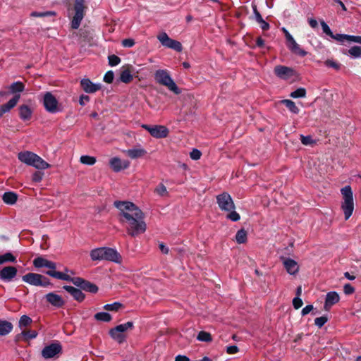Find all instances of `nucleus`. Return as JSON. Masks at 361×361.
I'll use <instances>...</instances> for the list:
<instances>
[{"mask_svg":"<svg viewBox=\"0 0 361 361\" xmlns=\"http://www.w3.org/2000/svg\"><path fill=\"white\" fill-rule=\"evenodd\" d=\"M114 205L119 210L120 221L124 225L128 235L135 238L146 231L145 214L137 205L128 201H115Z\"/></svg>","mask_w":361,"mask_h":361,"instance_id":"1","label":"nucleus"},{"mask_svg":"<svg viewBox=\"0 0 361 361\" xmlns=\"http://www.w3.org/2000/svg\"><path fill=\"white\" fill-rule=\"evenodd\" d=\"M216 202L221 211L227 212L228 219L232 221H238L240 219V214L235 211V206L231 196L228 192H223L216 196Z\"/></svg>","mask_w":361,"mask_h":361,"instance_id":"2","label":"nucleus"},{"mask_svg":"<svg viewBox=\"0 0 361 361\" xmlns=\"http://www.w3.org/2000/svg\"><path fill=\"white\" fill-rule=\"evenodd\" d=\"M90 255L92 261L106 260L119 263L121 259V256L116 250L106 247L93 249Z\"/></svg>","mask_w":361,"mask_h":361,"instance_id":"3","label":"nucleus"},{"mask_svg":"<svg viewBox=\"0 0 361 361\" xmlns=\"http://www.w3.org/2000/svg\"><path fill=\"white\" fill-rule=\"evenodd\" d=\"M341 192L343 197L341 209L344 213L345 219L348 220L354 210V200L351 187L349 185L345 186L341 188Z\"/></svg>","mask_w":361,"mask_h":361,"instance_id":"4","label":"nucleus"},{"mask_svg":"<svg viewBox=\"0 0 361 361\" xmlns=\"http://www.w3.org/2000/svg\"><path fill=\"white\" fill-rule=\"evenodd\" d=\"M133 328V322H128L125 324H119L114 328L109 330V335L119 344L123 343L126 340V332L128 330H131Z\"/></svg>","mask_w":361,"mask_h":361,"instance_id":"5","label":"nucleus"},{"mask_svg":"<svg viewBox=\"0 0 361 361\" xmlns=\"http://www.w3.org/2000/svg\"><path fill=\"white\" fill-rule=\"evenodd\" d=\"M73 9L75 14L72 18L71 27L73 30H77L85 15L87 6L85 5V0H75Z\"/></svg>","mask_w":361,"mask_h":361,"instance_id":"6","label":"nucleus"},{"mask_svg":"<svg viewBox=\"0 0 361 361\" xmlns=\"http://www.w3.org/2000/svg\"><path fill=\"white\" fill-rule=\"evenodd\" d=\"M154 80L159 85L167 87L169 90H178L176 84L167 70L159 69L156 71Z\"/></svg>","mask_w":361,"mask_h":361,"instance_id":"7","label":"nucleus"},{"mask_svg":"<svg viewBox=\"0 0 361 361\" xmlns=\"http://www.w3.org/2000/svg\"><path fill=\"white\" fill-rule=\"evenodd\" d=\"M142 128L149 132L150 135L156 139H163L169 136V130L162 125H142Z\"/></svg>","mask_w":361,"mask_h":361,"instance_id":"8","label":"nucleus"},{"mask_svg":"<svg viewBox=\"0 0 361 361\" xmlns=\"http://www.w3.org/2000/svg\"><path fill=\"white\" fill-rule=\"evenodd\" d=\"M43 104L46 111L51 114H55L62 110L61 105L59 103L56 98L49 92H47L44 94Z\"/></svg>","mask_w":361,"mask_h":361,"instance_id":"9","label":"nucleus"},{"mask_svg":"<svg viewBox=\"0 0 361 361\" xmlns=\"http://www.w3.org/2000/svg\"><path fill=\"white\" fill-rule=\"evenodd\" d=\"M23 281L33 286H47L49 285V282L47 278L44 276L35 274V273H28L24 275L22 277Z\"/></svg>","mask_w":361,"mask_h":361,"instance_id":"10","label":"nucleus"},{"mask_svg":"<svg viewBox=\"0 0 361 361\" xmlns=\"http://www.w3.org/2000/svg\"><path fill=\"white\" fill-rule=\"evenodd\" d=\"M157 39L165 47L172 49L176 51H182L183 47L181 43L178 41L170 38L166 32L159 34L157 36Z\"/></svg>","mask_w":361,"mask_h":361,"instance_id":"11","label":"nucleus"},{"mask_svg":"<svg viewBox=\"0 0 361 361\" xmlns=\"http://www.w3.org/2000/svg\"><path fill=\"white\" fill-rule=\"evenodd\" d=\"M62 346L59 342L45 346L42 350V356L44 359H50L61 353Z\"/></svg>","mask_w":361,"mask_h":361,"instance_id":"12","label":"nucleus"},{"mask_svg":"<svg viewBox=\"0 0 361 361\" xmlns=\"http://www.w3.org/2000/svg\"><path fill=\"white\" fill-rule=\"evenodd\" d=\"M134 68L132 65L123 66L121 68L119 78L116 80V82H122L126 84L130 82L133 80V73Z\"/></svg>","mask_w":361,"mask_h":361,"instance_id":"13","label":"nucleus"},{"mask_svg":"<svg viewBox=\"0 0 361 361\" xmlns=\"http://www.w3.org/2000/svg\"><path fill=\"white\" fill-rule=\"evenodd\" d=\"M280 259L283 262L284 268L289 274L295 275L298 272L299 266L296 261L284 256H281Z\"/></svg>","mask_w":361,"mask_h":361,"instance_id":"14","label":"nucleus"},{"mask_svg":"<svg viewBox=\"0 0 361 361\" xmlns=\"http://www.w3.org/2000/svg\"><path fill=\"white\" fill-rule=\"evenodd\" d=\"M109 165L114 172H119L128 169L130 166V161L128 160H121L118 157H113L109 160Z\"/></svg>","mask_w":361,"mask_h":361,"instance_id":"15","label":"nucleus"},{"mask_svg":"<svg viewBox=\"0 0 361 361\" xmlns=\"http://www.w3.org/2000/svg\"><path fill=\"white\" fill-rule=\"evenodd\" d=\"M44 298L48 303L56 308L62 307L65 305L63 298L55 293H49Z\"/></svg>","mask_w":361,"mask_h":361,"instance_id":"16","label":"nucleus"},{"mask_svg":"<svg viewBox=\"0 0 361 361\" xmlns=\"http://www.w3.org/2000/svg\"><path fill=\"white\" fill-rule=\"evenodd\" d=\"M17 272V269L15 267H5L0 270V279L4 281H11L16 277Z\"/></svg>","mask_w":361,"mask_h":361,"instance_id":"17","label":"nucleus"},{"mask_svg":"<svg viewBox=\"0 0 361 361\" xmlns=\"http://www.w3.org/2000/svg\"><path fill=\"white\" fill-rule=\"evenodd\" d=\"M274 73L281 79H288L294 74V70L284 66H277L274 68Z\"/></svg>","mask_w":361,"mask_h":361,"instance_id":"18","label":"nucleus"},{"mask_svg":"<svg viewBox=\"0 0 361 361\" xmlns=\"http://www.w3.org/2000/svg\"><path fill=\"white\" fill-rule=\"evenodd\" d=\"M339 295L335 291L329 292L326 295L324 309L329 310L330 308L339 301Z\"/></svg>","mask_w":361,"mask_h":361,"instance_id":"19","label":"nucleus"},{"mask_svg":"<svg viewBox=\"0 0 361 361\" xmlns=\"http://www.w3.org/2000/svg\"><path fill=\"white\" fill-rule=\"evenodd\" d=\"M20 94H16L6 104H3L0 107V118L3 116L4 114L9 111L17 104L20 99Z\"/></svg>","mask_w":361,"mask_h":361,"instance_id":"20","label":"nucleus"},{"mask_svg":"<svg viewBox=\"0 0 361 361\" xmlns=\"http://www.w3.org/2000/svg\"><path fill=\"white\" fill-rule=\"evenodd\" d=\"M37 154L32 152L25 151L19 152L18 154V158L21 162L25 163L27 165L31 166Z\"/></svg>","mask_w":361,"mask_h":361,"instance_id":"21","label":"nucleus"},{"mask_svg":"<svg viewBox=\"0 0 361 361\" xmlns=\"http://www.w3.org/2000/svg\"><path fill=\"white\" fill-rule=\"evenodd\" d=\"M125 153L130 158L135 159L144 157L147 154V151L144 148L139 146L129 149L125 151Z\"/></svg>","mask_w":361,"mask_h":361,"instance_id":"22","label":"nucleus"},{"mask_svg":"<svg viewBox=\"0 0 361 361\" xmlns=\"http://www.w3.org/2000/svg\"><path fill=\"white\" fill-rule=\"evenodd\" d=\"M63 288L78 302H82L85 299V295L80 289L71 286H64Z\"/></svg>","mask_w":361,"mask_h":361,"instance_id":"23","label":"nucleus"},{"mask_svg":"<svg viewBox=\"0 0 361 361\" xmlns=\"http://www.w3.org/2000/svg\"><path fill=\"white\" fill-rule=\"evenodd\" d=\"M80 87L82 90H100L102 85L101 83H93L90 79H82L80 81Z\"/></svg>","mask_w":361,"mask_h":361,"instance_id":"24","label":"nucleus"},{"mask_svg":"<svg viewBox=\"0 0 361 361\" xmlns=\"http://www.w3.org/2000/svg\"><path fill=\"white\" fill-rule=\"evenodd\" d=\"M32 111L27 105H22L19 108V116L23 121H28L32 117Z\"/></svg>","mask_w":361,"mask_h":361,"instance_id":"25","label":"nucleus"},{"mask_svg":"<svg viewBox=\"0 0 361 361\" xmlns=\"http://www.w3.org/2000/svg\"><path fill=\"white\" fill-rule=\"evenodd\" d=\"M31 166L37 169H46L51 166L49 163L45 161L42 158H41L37 154L35 159L33 160Z\"/></svg>","mask_w":361,"mask_h":361,"instance_id":"26","label":"nucleus"},{"mask_svg":"<svg viewBox=\"0 0 361 361\" xmlns=\"http://www.w3.org/2000/svg\"><path fill=\"white\" fill-rule=\"evenodd\" d=\"M13 324L6 320H0V336L8 334L13 329Z\"/></svg>","mask_w":361,"mask_h":361,"instance_id":"27","label":"nucleus"},{"mask_svg":"<svg viewBox=\"0 0 361 361\" xmlns=\"http://www.w3.org/2000/svg\"><path fill=\"white\" fill-rule=\"evenodd\" d=\"M2 200L7 204H13L18 200V195L13 192H6L2 196Z\"/></svg>","mask_w":361,"mask_h":361,"instance_id":"28","label":"nucleus"},{"mask_svg":"<svg viewBox=\"0 0 361 361\" xmlns=\"http://www.w3.org/2000/svg\"><path fill=\"white\" fill-rule=\"evenodd\" d=\"M47 274L60 280L67 281L71 279V276L63 272L56 271L54 270H49L47 271Z\"/></svg>","mask_w":361,"mask_h":361,"instance_id":"29","label":"nucleus"},{"mask_svg":"<svg viewBox=\"0 0 361 361\" xmlns=\"http://www.w3.org/2000/svg\"><path fill=\"white\" fill-rule=\"evenodd\" d=\"M280 103L283 104L292 113L295 114L299 113V109L293 101L289 99H283L280 101Z\"/></svg>","mask_w":361,"mask_h":361,"instance_id":"30","label":"nucleus"},{"mask_svg":"<svg viewBox=\"0 0 361 361\" xmlns=\"http://www.w3.org/2000/svg\"><path fill=\"white\" fill-rule=\"evenodd\" d=\"M81 289L92 293H95L98 291V287L95 284L85 280L81 287Z\"/></svg>","mask_w":361,"mask_h":361,"instance_id":"31","label":"nucleus"},{"mask_svg":"<svg viewBox=\"0 0 361 361\" xmlns=\"http://www.w3.org/2000/svg\"><path fill=\"white\" fill-rule=\"evenodd\" d=\"M235 240L238 243H245L247 240V232L245 229L239 230L235 235Z\"/></svg>","mask_w":361,"mask_h":361,"instance_id":"32","label":"nucleus"},{"mask_svg":"<svg viewBox=\"0 0 361 361\" xmlns=\"http://www.w3.org/2000/svg\"><path fill=\"white\" fill-rule=\"evenodd\" d=\"M80 161L83 164L92 166L96 163V158L88 155H82L80 158Z\"/></svg>","mask_w":361,"mask_h":361,"instance_id":"33","label":"nucleus"},{"mask_svg":"<svg viewBox=\"0 0 361 361\" xmlns=\"http://www.w3.org/2000/svg\"><path fill=\"white\" fill-rule=\"evenodd\" d=\"M95 319L98 321H102V322H110L111 320V316L110 314L107 312H98L94 315Z\"/></svg>","mask_w":361,"mask_h":361,"instance_id":"34","label":"nucleus"},{"mask_svg":"<svg viewBox=\"0 0 361 361\" xmlns=\"http://www.w3.org/2000/svg\"><path fill=\"white\" fill-rule=\"evenodd\" d=\"M16 260V257L11 252L0 255V264L8 262H14Z\"/></svg>","mask_w":361,"mask_h":361,"instance_id":"35","label":"nucleus"},{"mask_svg":"<svg viewBox=\"0 0 361 361\" xmlns=\"http://www.w3.org/2000/svg\"><path fill=\"white\" fill-rule=\"evenodd\" d=\"M32 322V321L30 317L27 315H23L19 320L18 326L21 329H23V328L31 324Z\"/></svg>","mask_w":361,"mask_h":361,"instance_id":"36","label":"nucleus"},{"mask_svg":"<svg viewBox=\"0 0 361 361\" xmlns=\"http://www.w3.org/2000/svg\"><path fill=\"white\" fill-rule=\"evenodd\" d=\"M90 35H91V31L88 29H86L85 27L81 28L79 30V36L84 41H89L90 39L91 38Z\"/></svg>","mask_w":361,"mask_h":361,"instance_id":"37","label":"nucleus"},{"mask_svg":"<svg viewBox=\"0 0 361 361\" xmlns=\"http://www.w3.org/2000/svg\"><path fill=\"white\" fill-rule=\"evenodd\" d=\"M197 339L200 341L209 342L212 340L209 333L202 331L198 334Z\"/></svg>","mask_w":361,"mask_h":361,"instance_id":"38","label":"nucleus"},{"mask_svg":"<svg viewBox=\"0 0 361 361\" xmlns=\"http://www.w3.org/2000/svg\"><path fill=\"white\" fill-rule=\"evenodd\" d=\"M47 261V259L42 257H38L33 260V264L37 268L45 267Z\"/></svg>","mask_w":361,"mask_h":361,"instance_id":"39","label":"nucleus"},{"mask_svg":"<svg viewBox=\"0 0 361 361\" xmlns=\"http://www.w3.org/2000/svg\"><path fill=\"white\" fill-rule=\"evenodd\" d=\"M21 335L25 337L26 341L32 339L37 337V332L35 330L23 331Z\"/></svg>","mask_w":361,"mask_h":361,"instance_id":"40","label":"nucleus"},{"mask_svg":"<svg viewBox=\"0 0 361 361\" xmlns=\"http://www.w3.org/2000/svg\"><path fill=\"white\" fill-rule=\"evenodd\" d=\"M25 85L20 81L13 82L8 87V90H24Z\"/></svg>","mask_w":361,"mask_h":361,"instance_id":"41","label":"nucleus"},{"mask_svg":"<svg viewBox=\"0 0 361 361\" xmlns=\"http://www.w3.org/2000/svg\"><path fill=\"white\" fill-rule=\"evenodd\" d=\"M154 192L161 197L168 195L166 188L162 183L158 185V186L155 188Z\"/></svg>","mask_w":361,"mask_h":361,"instance_id":"42","label":"nucleus"},{"mask_svg":"<svg viewBox=\"0 0 361 361\" xmlns=\"http://www.w3.org/2000/svg\"><path fill=\"white\" fill-rule=\"evenodd\" d=\"M348 53L355 58L361 57V47L353 46L348 50Z\"/></svg>","mask_w":361,"mask_h":361,"instance_id":"43","label":"nucleus"},{"mask_svg":"<svg viewBox=\"0 0 361 361\" xmlns=\"http://www.w3.org/2000/svg\"><path fill=\"white\" fill-rule=\"evenodd\" d=\"M109 65L111 66H116L121 63V59L115 54L109 55L108 56Z\"/></svg>","mask_w":361,"mask_h":361,"instance_id":"44","label":"nucleus"},{"mask_svg":"<svg viewBox=\"0 0 361 361\" xmlns=\"http://www.w3.org/2000/svg\"><path fill=\"white\" fill-rule=\"evenodd\" d=\"M122 307V304L116 302L112 304H106L104 306V309L108 311H117Z\"/></svg>","mask_w":361,"mask_h":361,"instance_id":"45","label":"nucleus"},{"mask_svg":"<svg viewBox=\"0 0 361 361\" xmlns=\"http://www.w3.org/2000/svg\"><path fill=\"white\" fill-rule=\"evenodd\" d=\"M300 141L304 145H312L315 143V141L313 140L312 136L310 135L305 136L301 135Z\"/></svg>","mask_w":361,"mask_h":361,"instance_id":"46","label":"nucleus"},{"mask_svg":"<svg viewBox=\"0 0 361 361\" xmlns=\"http://www.w3.org/2000/svg\"><path fill=\"white\" fill-rule=\"evenodd\" d=\"M290 51L300 56H305L307 54V52L302 49L298 44L295 47H293Z\"/></svg>","mask_w":361,"mask_h":361,"instance_id":"47","label":"nucleus"},{"mask_svg":"<svg viewBox=\"0 0 361 361\" xmlns=\"http://www.w3.org/2000/svg\"><path fill=\"white\" fill-rule=\"evenodd\" d=\"M332 39H336L338 42H343L345 40L348 41L349 35L345 34H336L332 33Z\"/></svg>","mask_w":361,"mask_h":361,"instance_id":"48","label":"nucleus"},{"mask_svg":"<svg viewBox=\"0 0 361 361\" xmlns=\"http://www.w3.org/2000/svg\"><path fill=\"white\" fill-rule=\"evenodd\" d=\"M54 15H55V13L54 11H46V12L33 11L31 13V16H33V17H47V16H52Z\"/></svg>","mask_w":361,"mask_h":361,"instance_id":"49","label":"nucleus"},{"mask_svg":"<svg viewBox=\"0 0 361 361\" xmlns=\"http://www.w3.org/2000/svg\"><path fill=\"white\" fill-rule=\"evenodd\" d=\"M328 321V318L326 317L322 316L320 317H317L314 319V324L318 327H322Z\"/></svg>","mask_w":361,"mask_h":361,"instance_id":"50","label":"nucleus"},{"mask_svg":"<svg viewBox=\"0 0 361 361\" xmlns=\"http://www.w3.org/2000/svg\"><path fill=\"white\" fill-rule=\"evenodd\" d=\"M114 79V73L112 71H107L104 76V81L106 83H112Z\"/></svg>","mask_w":361,"mask_h":361,"instance_id":"51","label":"nucleus"},{"mask_svg":"<svg viewBox=\"0 0 361 361\" xmlns=\"http://www.w3.org/2000/svg\"><path fill=\"white\" fill-rule=\"evenodd\" d=\"M252 7L253 9V13L255 15V20L259 23V22H262L263 20L260 13L257 10V5L255 4H252Z\"/></svg>","mask_w":361,"mask_h":361,"instance_id":"52","label":"nucleus"},{"mask_svg":"<svg viewBox=\"0 0 361 361\" xmlns=\"http://www.w3.org/2000/svg\"><path fill=\"white\" fill-rule=\"evenodd\" d=\"M68 281H71L74 285L81 288L85 280L80 277L72 278L71 276V279L68 280Z\"/></svg>","mask_w":361,"mask_h":361,"instance_id":"53","label":"nucleus"},{"mask_svg":"<svg viewBox=\"0 0 361 361\" xmlns=\"http://www.w3.org/2000/svg\"><path fill=\"white\" fill-rule=\"evenodd\" d=\"M202 153L200 150L197 149H193L192 152L190 153V157L193 160H198L200 159Z\"/></svg>","mask_w":361,"mask_h":361,"instance_id":"54","label":"nucleus"},{"mask_svg":"<svg viewBox=\"0 0 361 361\" xmlns=\"http://www.w3.org/2000/svg\"><path fill=\"white\" fill-rule=\"evenodd\" d=\"M121 44L123 47H132L135 45V42L133 39L127 38L122 40Z\"/></svg>","mask_w":361,"mask_h":361,"instance_id":"55","label":"nucleus"},{"mask_svg":"<svg viewBox=\"0 0 361 361\" xmlns=\"http://www.w3.org/2000/svg\"><path fill=\"white\" fill-rule=\"evenodd\" d=\"M321 25H322V30L323 32L327 35L329 37H332V31L331 30L330 27H329V25L324 22V21H322L321 22Z\"/></svg>","mask_w":361,"mask_h":361,"instance_id":"56","label":"nucleus"},{"mask_svg":"<svg viewBox=\"0 0 361 361\" xmlns=\"http://www.w3.org/2000/svg\"><path fill=\"white\" fill-rule=\"evenodd\" d=\"M44 173L40 171H36L32 175V181L39 183L42 180Z\"/></svg>","mask_w":361,"mask_h":361,"instance_id":"57","label":"nucleus"},{"mask_svg":"<svg viewBox=\"0 0 361 361\" xmlns=\"http://www.w3.org/2000/svg\"><path fill=\"white\" fill-rule=\"evenodd\" d=\"M303 302L302 300L299 297H295L293 300V305L295 309L298 310L302 307Z\"/></svg>","mask_w":361,"mask_h":361,"instance_id":"58","label":"nucleus"},{"mask_svg":"<svg viewBox=\"0 0 361 361\" xmlns=\"http://www.w3.org/2000/svg\"><path fill=\"white\" fill-rule=\"evenodd\" d=\"M343 291L345 294L350 295L355 292V288L350 283H347L343 287Z\"/></svg>","mask_w":361,"mask_h":361,"instance_id":"59","label":"nucleus"},{"mask_svg":"<svg viewBox=\"0 0 361 361\" xmlns=\"http://www.w3.org/2000/svg\"><path fill=\"white\" fill-rule=\"evenodd\" d=\"M90 101V97L87 95L82 94L79 99V103L81 106H85Z\"/></svg>","mask_w":361,"mask_h":361,"instance_id":"60","label":"nucleus"},{"mask_svg":"<svg viewBox=\"0 0 361 361\" xmlns=\"http://www.w3.org/2000/svg\"><path fill=\"white\" fill-rule=\"evenodd\" d=\"M238 352V348L236 345H230L226 348L228 354H235Z\"/></svg>","mask_w":361,"mask_h":361,"instance_id":"61","label":"nucleus"},{"mask_svg":"<svg viewBox=\"0 0 361 361\" xmlns=\"http://www.w3.org/2000/svg\"><path fill=\"white\" fill-rule=\"evenodd\" d=\"M325 63L327 66L332 67L336 70L339 69L340 68V65L338 63L331 60L326 61Z\"/></svg>","mask_w":361,"mask_h":361,"instance_id":"62","label":"nucleus"},{"mask_svg":"<svg viewBox=\"0 0 361 361\" xmlns=\"http://www.w3.org/2000/svg\"><path fill=\"white\" fill-rule=\"evenodd\" d=\"M348 42H353L361 44V36L349 35Z\"/></svg>","mask_w":361,"mask_h":361,"instance_id":"63","label":"nucleus"},{"mask_svg":"<svg viewBox=\"0 0 361 361\" xmlns=\"http://www.w3.org/2000/svg\"><path fill=\"white\" fill-rule=\"evenodd\" d=\"M313 305H308L307 306H305L302 310V314L304 316V315H306L307 314H309L312 310H313Z\"/></svg>","mask_w":361,"mask_h":361,"instance_id":"64","label":"nucleus"}]
</instances>
